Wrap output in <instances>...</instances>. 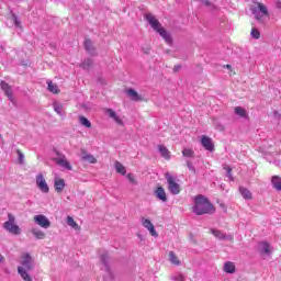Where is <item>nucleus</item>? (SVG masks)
I'll list each match as a JSON object with an SVG mask.
<instances>
[{
	"instance_id": "1",
	"label": "nucleus",
	"mask_w": 281,
	"mask_h": 281,
	"mask_svg": "<svg viewBox=\"0 0 281 281\" xmlns=\"http://www.w3.org/2000/svg\"><path fill=\"white\" fill-rule=\"evenodd\" d=\"M192 212L193 214H196V216H203V214H214L216 207H214V204L207 200V198L200 194L194 198Z\"/></svg>"
},
{
	"instance_id": "2",
	"label": "nucleus",
	"mask_w": 281,
	"mask_h": 281,
	"mask_svg": "<svg viewBox=\"0 0 281 281\" xmlns=\"http://www.w3.org/2000/svg\"><path fill=\"white\" fill-rule=\"evenodd\" d=\"M33 262L34 259H32V255H30L29 252L22 255V266L18 267V272L24 281H32V277L30 276V273H27V271H32L34 269Z\"/></svg>"
},
{
	"instance_id": "3",
	"label": "nucleus",
	"mask_w": 281,
	"mask_h": 281,
	"mask_svg": "<svg viewBox=\"0 0 281 281\" xmlns=\"http://www.w3.org/2000/svg\"><path fill=\"white\" fill-rule=\"evenodd\" d=\"M250 11L258 23L265 24V19H271L269 9L262 2H254V4L250 7Z\"/></svg>"
},
{
	"instance_id": "4",
	"label": "nucleus",
	"mask_w": 281,
	"mask_h": 281,
	"mask_svg": "<svg viewBox=\"0 0 281 281\" xmlns=\"http://www.w3.org/2000/svg\"><path fill=\"white\" fill-rule=\"evenodd\" d=\"M146 21H148L149 25L155 30V32H158L160 36L166 41V43H172V37H170V34H168V31L161 26V23H159V20L155 19V15L148 13L145 15Z\"/></svg>"
},
{
	"instance_id": "5",
	"label": "nucleus",
	"mask_w": 281,
	"mask_h": 281,
	"mask_svg": "<svg viewBox=\"0 0 281 281\" xmlns=\"http://www.w3.org/2000/svg\"><path fill=\"white\" fill-rule=\"evenodd\" d=\"M3 228L13 236H21V227L16 224V217L8 213V221L3 223Z\"/></svg>"
},
{
	"instance_id": "6",
	"label": "nucleus",
	"mask_w": 281,
	"mask_h": 281,
	"mask_svg": "<svg viewBox=\"0 0 281 281\" xmlns=\"http://www.w3.org/2000/svg\"><path fill=\"white\" fill-rule=\"evenodd\" d=\"M165 179L168 183V191L170 192V194H173V195L180 194L181 186L177 183V180L175 179V177H172V175L170 173H165Z\"/></svg>"
},
{
	"instance_id": "7",
	"label": "nucleus",
	"mask_w": 281,
	"mask_h": 281,
	"mask_svg": "<svg viewBox=\"0 0 281 281\" xmlns=\"http://www.w3.org/2000/svg\"><path fill=\"white\" fill-rule=\"evenodd\" d=\"M58 158H53V161H55V164L57 166H61V168H65L66 170H74V167H71V164H69V160H67V156L57 153Z\"/></svg>"
},
{
	"instance_id": "8",
	"label": "nucleus",
	"mask_w": 281,
	"mask_h": 281,
	"mask_svg": "<svg viewBox=\"0 0 281 281\" xmlns=\"http://www.w3.org/2000/svg\"><path fill=\"white\" fill-rule=\"evenodd\" d=\"M33 221L40 226L43 227V229H48V227H52V222L47 218V216L40 214L35 215L33 217Z\"/></svg>"
},
{
	"instance_id": "9",
	"label": "nucleus",
	"mask_w": 281,
	"mask_h": 281,
	"mask_svg": "<svg viewBox=\"0 0 281 281\" xmlns=\"http://www.w3.org/2000/svg\"><path fill=\"white\" fill-rule=\"evenodd\" d=\"M0 89H2L3 93L8 97L10 102H14V92L12 91V86H10L8 82L1 80Z\"/></svg>"
},
{
	"instance_id": "10",
	"label": "nucleus",
	"mask_w": 281,
	"mask_h": 281,
	"mask_svg": "<svg viewBox=\"0 0 281 281\" xmlns=\"http://www.w3.org/2000/svg\"><path fill=\"white\" fill-rule=\"evenodd\" d=\"M36 186L40 188L41 192H44V194L49 192V186H47V181L45 180V177H43V173L36 176Z\"/></svg>"
},
{
	"instance_id": "11",
	"label": "nucleus",
	"mask_w": 281,
	"mask_h": 281,
	"mask_svg": "<svg viewBox=\"0 0 281 281\" xmlns=\"http://www.w3.org/2000/svg\"><path fill=\"white\" fill-rule=\"evenodd\" d=\"M142 225L143 227H145V229L149 231L150 236H154V238H157V236H159V234H157V231L155 229V225L153 224V222H150V220L143 217Z\"/></svg>"
},
{
	"instance_id": "12",
	"label": "nucleus",
	"mask_w": 281,
	"mask_h": 281,
	"mask_svg": "<svg viewBox=\"0 0 281 281\" xmlns=\"http://www.w3.org/2000/svg\"><path fill=\"white\" fill-rule=\"evenodd\" d=\"M154 194H155L156 199H158L159 201H162V203H166L168 201V195L166 194V189H164V187H161V186L156 187Z\"/></svg>"
},
{
	"instance_id": "13",
	"label": "nucleus",
	"mask_w": 281,
	"mask_h": 281,
	"mask_svg": "<svg viewBox=\"0 0 281 281\" xmlns=\"http://www.w3.org/2000/svg\"><path fill=\"white\" fill-rule=\"evenodd\" d=\"M211 234H213V236H215V238H218L220 240H231V243H234V236L225 235V233L218 229H211Z\"/></svg>"
},
{
	"instance_id": "14",
	"label": "nucleus",
	"mask_w": 281,
	"mask_h": 281,
	"mask_svg": "<svg viewBox=\"0 0 281 281\" xmlns=\"http://www.w3.org/2000/svg\"><path fill=\"white\" fill-rule=\"evenodd\" d=\"M201 144H202L203 148H205V150H209L210 153H212V150H214V143H212V138L203 135L201 138Z\"/></svg>"
},
{
	"instance_id": "15",
	"label": "nucleus",
	"mask_w": 281,
	"mask_h": 281,
	"mask_svg": "<svg viewBox=\"0 0 281 281\" xmlns=\"http://www.w3.org/2000/svg\"><path fill=\"white\" fill-rule=\"evenodd\" d=\"M127 95L134 101V102H142L144 100V97L142 94L137 93L134 89L127 90Z\"/></svg>"
},
{
	"instance_id": "16",
	"label": "nucleus",
	"mask_w": 281,
	"mask_h": 281,
	"mask_svg": "<svg viewBox=\"0 0 281 281\" xmlns=\"http://www.w3.org/2000/svg\"><path fill=\"white\" fill-rule=\"evenodd\" d=\"M106 113L109 114L110 117H112V120H114V122H116V124H120V126H124V121H122V119L117 116V114L115 113V111H113V109H106Z\"/></svg>"
},
{
	"instance_id": "17",
	"label": "nucleus",
	"mask_w": 281,
	"mask_h": 281,
	"mask_svg": "<svg viewBox=\"0 0 281 281\" xmlns=\"http://www.w3.org/2000/svg\"><path fill=\"white\" fill-rule=\"evenodd\" d=\"M239 192H240L243 199H245L246 201H251V199H254L251 191H249V189H247L245 187H239Z\"/></svg>"
},
{
	"instance_id": "18",
	"label": "nucleus",
	"mask_w": 281,
	"mask_h": 281,
	"mask_svg": "<svg viewBox=\"0 0 281 281\" xmlns=\"http://www.w3.org/2000/svg\"><path fill=\"white\" fill-rule=\"evenodd\" d=\"M169 262L171 265H175V267H179L181 266V259H179V257L177 256V254H175V251H169Z\"/></svg>"
},
{
	"instance_id": "19",
	"label": "nucleus",
	"mask_w": 281,
	"mask_h": 281,
	"mask_svg": "<svg viewBox=\"0 0 281 281\" xmlns=\"http://www.w3.org/2000/svg\"><path fill=\"white\" fill-rule=\"evenodd\" d=\"M83 47L88 52V54H94L95 53V46H93V42L89 38L85 40Z\"/></svg>"
},
{
	"instance_id": "20",
	"label": "nucleus",
	"mask_w": 281,
	"mask_h": 281,
	"mask_svg": "<svg viewBox=\"0 0 281 281\" xmlns=\"http://www.w3.org/2000/svg\"><path fill=\"white\" fill-rule=\"evenodd\" d=\"M53 109L57 115H65V105L63 103L54 102Z\"/></svg>"
},
{
	"instance_id": "21",
	"label": "nucleus",
	"mask_w": 281,
	"mask_h": 281,
	"mask_svg": "<svg viewBox=\"0 0 281 281\" xmlns=\"http://www.w3.org/2000/svg\"><path fill=\"white\" fill-rule=\"evenodd\" d=\"M158 150L164 159H170V150H168V147H166V145H158Z\"/></svg>"
},
{
	"instance_id": "22",
	"label": "nucleus",
	"mask_w": 281,
	"mask_h": 281,
	"mask_svg": "<svg viewBox=\"0 0 281 281\" xmlns=\"http://www.w3.org/2000/svg\"><path fill=\"white\" fill-rule=\"evenodd\" d=\"M225 273H236V266L232 261L224 263Z\"/></svg>"
},
{
	"instance_id": "23",
	"label": "nucleus",
	"mask_w": 281,
	"mask_h": 281,
	"mask_svg": "<svg viewBox=\"0 0 281 281\" xmlns=\"http://www.w3.org/2000/svg\"><path fill=\"white\" fill-rule=\"evenodd\" d=\"M271 183L273 186V188L277 189L278 192L281 191V178L278 176H273L271 179Z\"/></svg>"
},
{
	"instance_id": "24",
	"label": "nucleus",
	"mask_w": 281,
	"mask_h": 281,
	"mask_svg": "<svg viewBox=\"0 0 281 281\" xmlns=\"http://www.w3.org/2000/svg\"><path fill=\"white\" fill-rule=\"evenodd\" d=\"M259 245H260L261 254H270L271 252V245H269V243L261 241Z\"/></svg>"
},
{
	"instance_id": "25",
	"label": "nucleus",
	"mask_w": 281,
	"mask_h": 281,
	"mask_svg": "<svg viewBox=\"0 0 281 281\" xmlns=\"http://www.w3.org/2000/svg\"><path fill=\"white\" fill-rule=\"evenodd\" d=\"M80 67H81V69H86V70L91 69V67H93V59H91V58L85 59L80 64Z\"/></svg>"
},
{
	"instance_id": "26",
	"label": "nucleus",
	"mask_w": 281,
	"mask_h": 281,
	"mask_svg": "<svg viewBox=\"0 0 281 281\" xmlns=\"http://www.w3.org/2000/svg\"><path fill=\"white\" fill-rule=\"evenodd\" d=\"M114 167H115L116 172H119V175H126V167H124V165H122V162L115 161Z\"/></svg>"
},
{
	"instance_id": "27",
	"label": "nucleus",
	"mask_w": 281,
	"mask_h": 281,
	"mask_svg": "<svg viewBox=\"0 0 281 281\" xmlns=\"http://www.w3.org/2000/svg\"><path fill=\"white\" fill-rule=\"evenodd\" d=\"M31 232H32L33 236H35V238H37V240L45 239V233H43V231H41L38 228H33Z\"/></svg>"
},
{
	"instance_id": "28",
	"label": "nucleus",
	"mask_w": 281,
	"mask_h": 281,
	"mask_svg": "<svg viewBox=\"0 0 281 281\" xmlns=\"http://www.w3.org/2000/svg\"><path fill=\"white\" fill-rule=\"evenodd\" d=\"M55 190L56 192H63V190H65V180L57 179L55 181Z\"/></svg>"
},
{
	"instance_id": "29",
	"label": "nucleus",
	"mask_w": 281,
	"mask_h": 281,
	"mask_svg": "<svg viewBox=\"0 0 281 281\" xmlns=\"http://www.w3.org/2000/svg\"><path fill=\"white\" fill-rule=\"evenodd\" d=\"M66 222H67V225H69V227H72V229H78V231H80V226H79L78 223L74 220V217L68 216Z\"/></svg>"
},
{
	"instance_id": "30",
	"label": "nucleus",
	"mask_w": 281,
	"mask_h": 281,
	"mask_svg": "<svg viewBox=\"0 0 281 281\" xmlns=\"http://www.w3.org/2000/svg\"><path fill=\"white\" fill-rule=\"evenodd\" d=\"M48 85V91H50V93H60V89H58V86L52 81H47Z\"/></svg>"
},
{
	"instance_id": "31",
	"label": "nucleus",
	"mask_w": 281,
	"mask_h": 281,
	"mask_svg": "<svg viewBox=\"0 0 281 281\" xmlns=\"http://www.w3.org/2000/svg\"><path fill=\"white\" fill-rule=\"evenodd\" d=\"M82 159L83 161H88V164H98V159L93 155L83 154Z\"/></svg>"
},
{
	"instance_id": "32",
	"label": "nucleus",
	"mask_w": 281,
	"mask_h": 281,
	"mask_svg": "<svg viewBox=\"0 0 281 281\" xmlns=\"http://www.w3.org/2000/svg\"><path fill=\"white\" fill-rule=\"evenodd\" d=\"M79 122L81 126H85L86 128H91V121H89L86 116H79Z\"/></svg>"
},
{
	"instance_id": "33",
	"label": "nucleus",
	"mask_w": 281,
	"mask_h": 281,
	"mask_svg": "<svg viewBox=\"0 0 281 281\" xmlns=\"http://www.w3.org/2000/svg\"><path fill=\"white\" fill-rule=\"evenodd\" d=\"M235 113H236V115H239V117H247V115H248L247 111L241 106H236Z\"/></svg>"
},
{
	"instance_id": "34",
	"label": "nucleus",
	"mask_w": 281,
	"mask_h": 281,
	"mask_svg": "<svg viewBox=\"0 0 281 281\" xmlns=\"http://www.w3.org/2000/svg\"><path fill=\"white\" fill-rule=\"evenodd\" d=\"M250 36H252V38L258 41V38H260V31H258V29L256 27H252L250 32Z\"/></svg>"
},
{
	"instance_id": "35",
	"label": "nucleus",
	"mask_w": 281,
	"mask_h": 281,
	"mask_svg": "<svg viewBox=\"0 0 281 281\" xmlns=\"http://www.w3.org/2000/svg\"><path fill=\"white\" fill-rule=\"evenodd\" d=\"M183 157H194V150L187 148L182 150Z\"/></svg>"
},
{
	"instance_id": "36",
	"label": "nucleus",
	"mask_w": 281,
	"mask_h": 281,
	"mask_svg": "<svg viewBox=\"0 0 281 281\" xmlns=\"http://www.w3.org/2000/svg\"><path fill=\"white\" fill-rule=\"evenodd\" d=\"M16 154H18L19 164H23L24 159H25V156L23 155V151H21V149H18Z\"/></svg>"
},
{
	"instance_id": "37",
	"label": "nucleus",
	"mask_w": 281,
	"mask_h": 281,
	"mask_svg": "<svg viewBox=\"0 0 281 281\" xmlns=\"http://www.w3.org/2000/svg\"><path fill=\"white\" fill-rule=\"evenodd\" d=\"M12 21H13L15 27H22L21 21H19V16H16V14H14V13L12 14Z\"/></svg>"
},
{
	"instance_id": "38",
	"label": "nucleus",
	"mask_w": 281,
	"mask_h": 281,
	"mask_svg": "<svg viewBox=\"0 0 281 281\" xmlns=\"http://www.w3.org/2000/svg\"><path fill=\"white\" fill-rule=\"evenodd\" d=\"M127 179L131 183H134V186H137V180L135 179V177H133L132 173H127Z\"/></svg>"
},
{
	"instance_id": "39",
	"label": "nucleus",
	"mask_w": 281,
	"mask_h": 281,
	"mask_svg": "<svg viewBox=\"0 0 281 281\" xmlns=\"http://www.w3.org/2000/svg\"><path fill=\"white\" fill-rule=\"evenodd\" d=\"M202 3V5H205L206 8H210L212 5V2L210 0H198Z\"/></svg>"
},
{
	"instance_id": "40",
	"label": "nucleus",
	"mask_w": 281,
	"mask_h": 281,
	"mask_svg": "<svg viewBox=\"0 0 281 281\" xmlns=\"http://www.w3.org/2000/svg\"><path fill=\"white\" fill-rule=\"evenodd\" d=\"M224 170H226L228 177H232V167H224Z\"/></svg>"
},
{
	"instance_id": "41",
	"label": "nucleus",
	"mask_w": 281,
	"mask_h": 281,
	"mask_svg": "<svg viewBox=\"0 0 281 281\" xmlns=\"http://www.w3.org/2000/svg\"><path fill=\"white\" fill-rule=\"evenodd\" d=\"M187 166L191 172H196V169L192 167V164L188 162Z\"/></svg>"
},
{
	"instance_id": "42",
	"label": "nucleus",
	"mask_w": 281,
	"mask_h": 281,
	"mask_svg": "<svg viewBox=\"0 0 281 281\" xmlns=\"http://www.w3.org/2000/svg\"><path fill=\"white\" fill-rule=\"evenodd\" d=\"M224 68L228 69L229 71H232V65H229V64L224 65Z\"/></svg>"
},
{
	"instance_id": "43",
	"label": "nucleus",
	"mask_w": 281,
	"mask_h": 281,
	"mask_svg": "<svg viewBox=\"0 0 281 281\" xmlns=\"http://www.w3.org/2000/svg\"><path fill=\"white\" fill-rule=\"evenodd\" d=\"M101 260H102V262H106V255H102Z\"/></svg>"
},
{
	"instance_id": "44",
	"label": "nucleus",
	"mask_w": 281,
	"mask_h": 281,
	"mask_svg": "<svg viewBox=\"0 0 281 281\" xmlns=\"http://www.w3.org/2000/svg\"><path fill=\"white\" fill-rule=\"evenodd\" d=\"M3 260H5V258L2 255H0V262H3Z\"/></svg>"
},
{
	"instance_id": "45",
	"label": "nucleus",
	"mask_w": 281,
	"mask_h": 281,
	"mask_svg": "<svg viewBox=\"0 0 281 281\" xmlns=\"http://www.w3.org/2000/svg\"><path fill=\"white\" fill-rule=\"evenodd\" d=\"M0 139H2V142H3V135H1V134H0Z\"/></svg>"
}]
</instances>
